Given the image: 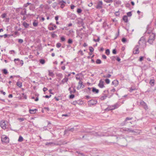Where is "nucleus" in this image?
Segmentation results:
<instances>
[{
	"mask_svg": "<svg viewBox=\"0 0 156 156\" xmlns=\"http://www.w3.org/2000/svg\"><path fill=\"white\" fill-rule=\"evenodd\" d=\"M139 46L140 48L144 49L146 46V42L144 37H142L138 42Z\"/></svg>",
	"mask_w": 156,
	"mask_h": 156,
	"instance_id": "obj_1",
	"label": "nucleus"
},
{
	"mask_svg": "<svg viewBox=\"0 0 156 156\" xmlns=\"http://www.w3.org/2000/svg\"><path fill=\"white\" fill-rule=\"evenodd\" d=\"M109 92L108 90H105L103 91L101 95L99 97V98L101 100L105 99L108 97Z\"/></svg>",
	"mask_w": 156,
	"mask_h": 156,
	"instance_id": "obj_2",
	"label": "nucleus"
},
{
	"mask_svg": "<svg viewBox=\"0 0 156 156\" xmlns=\"http://www.w3.org/2000/svg\"><path fill=\"white\" fill-rule=\"evenodd\" d=\"M120 131L122 132H126L127 133H135V131L134 130L132 129H129L128 128H122L120 129Z\"/></svg>",
	"mask_w": 156,
	"mask_h": 156,
	"instance_id": "obj_3",
	"label": "nucleus"
},
{
	"mask_svg": "<svg viewBox=\"0 0 156 156\" xmlns=\"http://www.w3.org/2000/svg\"><path fill=\"white\" fill-rule=\"evenodd\" d=\"M9 140V138L5 135H2L1 137V140L2 142L8 143Z\"/></svg>",
	"mask_w": 156,
	"mask_h": 156,
	"instance_id": "obj_4",
	"label": "nucleus"
},
{
	"mask_svg": "<svg viewBox=\"0 0 156 156\" xmlns=\"http://www.w3.org/2000/svg\"><path fill=\"white\" fill-rule=\"evenodd\" d=\"M140 105L142 106V107L146 110L148 109V106L145 102L143 100H141L140 101Z\"/></svg>",
	"mask_w": 156,
	"mask_h": 156,
	"instance_id": "obj_5",
	"label": "nucleus"
},
{
	"mask_svg": "<svg viewBox=\"0 0 156 156\" xmlns=\"http://www.w3.org/2000/svg\"><path fill=\"white\" fill-rule=\"evenodd\" d=\"M97 103V101L94 100H91L89 101L88 105L89 106H91L96 105Z\"/></svg>",
	"mask_w": 156,
	"mask_h": 156,
	"instance_id": "obj_6",
	"label": "nucleus"
},
{
	"mask_svg": "<svg viewBox=\"0 0 156 156\" xmlns=\"http://www.w3.org/2000/svg\"><path fill=\"white\" fill-rule=\"evenodd\" d=\"M139 48L140 47L138 45H137L136 46L133 50V53L134 54H137L139 53Z\"/></svg>",
	"mask_w": 156,
	"mask_h": 156,
	"instance_id": "obj_7",
	"label": "nucleus"
},
{
	"mask_svg": "<svg viewBox=\"0 0 156 156\" xmlns=\"http://www.w3.org/2000/svg\"><path fill=\"white\" fill-rule=\"evenodd\" d=\"M146 33L148 34H150V35H149V38H151L152 39L154 40L155 37V34H154L150 32L148 30H147L146 31Z\"/></svg>",
	"mask_w": 156,
	"mask_h": 156,
	"instance_id": "obj_8",
	"label": "nucleus"
},
{
	"mask_svg": "<svg viewBox=\"0 0 156 156\" xmlns=\"http://www.w3.org/2000/svg\"><path fill=\"white\" fill-rule=\"evenodd\" d=\"M103 5V2L102 1H99L98 3L96 8L97 9H100L102 8Z\"/></svg>",
	"mask_w": 156,
	"mask_h": 156,
	"instance_id": "obj_9",
	"label": "nucleus"
},
{
	"mask_svg": "<svg viewBox=\"0 0 156 156\" xmlns=\"http://www.w3.org/2000/svg\"><path fill=\"white\" fill-rule=\"evenodd\" d=\"M1 127L3 129H5L7 128V125H6L5 122L1 121L0 122Z\"/></svg>",
	"mask_w": 156,
	"mask_h": 156,
	"instance_id": "obj_10",
	"label": "nucleus"
},
{
	"mask_svg": "<svg viewBox=\"0 0 156 156\" xmlns=\"http://www.w3.org/2000/svg\"><path fill=\"white\" fill-rule=\"evenodd\" d=\"M98 86L101 88H103L105 87L104 86V81L102 79L99 81V83L98 84Z\"/></svg>",
	"mask_w": 156,
	"mask_h": 156,
	"instance_id": "obj_11",
	"label": "nucleus"
},
{
	"mask_svg": "<svg viewBox=\"0 0 156 156\" xmlns=\"http://www.w3.org/2000/svg\"><path fill=\"white\" fill-rule=\"evenodd\" d=\"M59 4L61 5L60 7L61 8H63L65 6V5L66 4V2L63 0H62L60 1Z\"/></svg>",
	"mask_w": 156,
	"mask_h": 156,
	"instance_id": "obj_12",
	"label": "nucleus"
},
{
	"mask_svg": "<svg viewBox=\"0 0 156 156\" xmlns=\"http://www.w3.org/2000/svg\"><path fill=\"white\" fill-rule=\"evenodd\" d=\"M132 119H133L132 117H127L126 118V119H125V120L123 122V123H122V125H124L126 124V123L127 121L129 120H131Z\"/></svg>",
	"mask_w": 156,
	"mask_h": 156,
	"instance_id": "obj_13",
	"label": "nucleus"
},
{
	"mask_svg": "<svg viewBox=\"0 0 156 156\" xmlns=\"http://www.w3.org/2000/svg\"><path fill=\"white\" fill-rule=\"evenodd\" d=\"M114 5L116 6L121 4V2L119 0H115L114 1Z\"/></svg>",
	"mask_w": 156,
	"mask_h": 156,
	"instance_id": "obj_14",
	"label": "nucleus"
},
{
	"mask_svg": "<svg viewBox=\"0 0 156 156\" xmlns=\"http://www.w3.org/2000/svg\"><path fill=\"white\" fill-rule=\"evenodd\" d=\"M112 83L115 87H116L118 85L119 82L117 80H114L112 82Z\"/></svg>",
	"mask_w": 156,
	"mask_h": 156,
	"instance_id": "obj_15",
	"label": "nucleus"
},
{
	"mask_svg": "<svg viewBox=\"0 0 156 156\" xmlns=\"http://www.w3.org/2000/svg\"><path fill=\"white\" fill-rule=\"evenodd\" d=\"M113 107L114 108L113 109H116L118 108L120 106V103L119 102H117L113 105H112Z\"/></svg>",
	"mask_w": 156,
	"mask_h": 156,
	"instance_id": "obj_16",
	"label": "nucleus"
},
{
	"mask_svg": "<svg viewBox=\"0 0 156 156\" xmlns=\"http://www.w3.org/2000/svg\"><path fill=\"white\" fill-rule=\"evenodd\" d=\"M68 80V79L67 77V75H66L65 76L64 78L62 80V83L64 84L65 82H67Z\"/></svg>",
	"mask_w": 156,
	"mask_h": 156,
	"instance_id": "obj_17",
	"label": "nucleus"
},
{
	"mask_svg": "<svg viewBox=\"0 0 156 156\" xmlns=\"http://www.w3.org/2000/svg\"><path fill=\"white\" fill-rule=\"evenodd\" d=\"M55 144L53 142H47L45 144L46 145L48 146H52Z\"/></svg>",
	"mask_w": 156,
	"mask_h": 156,
	"instance_id": "obj_18",
	"label": "nucleus"
},
{
	"mask_svg": "<svg viewBox=\"0 0 156 156\" xmlns=\"http://www.w3.org/2000/svg\"><path fill=\"white\" fill-rule=\"evenodd\" d=\"M68 90L69 91L70 93L71 94L74 93L76 92V90L74 88H73V90H72L71 87H69V88Z\"/></svg>",
	"mask_w": 156,
	"mask_h": 156,
	"instance_id": "obj_19",
	"label": "nucleus"
},
{
	"mask_svg": "<svg viewBox=\"0 0 156 156\" xmlns=\"http://www.w3.org/2000/svg\"><path fill=\"white\" fill-rule=\"evenodd\" d=\"M37 111V109H30L29 112L30 114H34L36 112V111Z\"/></svg>",
	"mask_w": 156,
	"mask_h": 156,
	"instance_id": "obj_20",
	"label": "nucleus"
},
{
	"mask_svg": "<svg viewBox=\"0 0 156 156\" xmlns=\"http://www.w3.org/2000/svg\"><path fill=\"white\" fill-rule=\"evenodd\" d=\"M122 20L125 22H127L128 21V19L127 16L126 15L123 16L122 18Z\"/></svg>",
	"mask_w": 156,
	"mask_h": 156,
	"instance_id": "obj_21",
	"label": "nucleus"
},
{
	"mask_svg": "<svg viewBox=\"0 0 156 156\" xmlns=\"http://www.w3.org/2000/svg\"><path fill=\"white\" fill-rule=\"evenodd\" d=\"M76 17V16L74 14H71L70 15V17L72 20H74Z\"/></svg>",
	"mask_w": 156,
	"mask_h": 156,
	"instance_id": "obj_22",
	"label": "nucleus"
},
{
	"mask_svg": "<svg viewBox=\"0 0 156 156\" xmlns=\"http://www.w3.org/2000/svg\"><path fill=\"white\" fill-rule=\"evenodd\" d=\"M92 91L93 92L97 94L99 92V90L98 89H96L94 87L92 88Z\"/></svg>",
	"mask_w": 156,
	"mask_h": 156,
	"instance_id": "obj_23",
	"label": "nucleus"
},
{
	"mask_svg": "<svg viewBox=\"0 0 156 156\" xmlns=\"http://www.w3.org/2000/svg\"><path fill=\"white\" fill-rule=\"evenodd\" d=\"M23 25L25 28H27L29 26V24L25 22H23Z\"/></svg>",
	"mask_w": 156,
	"mask_h": 156,
	"instance_id": "obj_24",
	"label": "nucleus"
},
{
	"mask_svg": "<svg viewBox=\"0 0 156 156\" xmlns=\"http://www.w3.org/2000/svg\"><path fill=\"white\" fill-rule=\"evenodd\" d=\"M38 23L37 21L36 20H35L33 23V25L34 27H36L37 26Z\"/></svg>",
	"mask_w": 156,
	"mask_h": 156,
	"instance_id": "obj_25",
	"label": "nucleus"
},
{
	"mask_svg": "<svg viewBox=\"0 0 156 156\" xmlns=\"http://www.w3.org/2000/svg\"><path fill=\"white\" fill-rule=\"evenodd\" d=\"M154 80L153 79H151L150 80V83L152 86H153L154 83Z\"/></svg>",
	"mask_w": 156,
	"mask_h": 156,
	"instance_id": "obj_26",
	"label": "nucleus"
},
{
	"mask_svg": "<svg viewBox=\"0 0 156 156\" xmlns=\"http://www.w3.org/2000/svg\"><path fill=\"white\" fill-rule=\"evenodd\" d=\"M26 12H27L26 9H23V11L21 12L20 14L22 15H27Z\"/></svg>",
	"mask_w": 156,
	"mask_h": 156,
	"instance_id": "obj_27",
	"label": "nucleus"
},
{
	"mask_svg": "<svg viewBox=\"0 0 156 156\" xmlns=\"http://www.w3.org/2000/svg\"><path fill=\"white\" fill-rule=\"evenodd\" d=\"M154 40L152 39L151 38H148L147 42L149 43L150 44H152L153 43V41H154Z\"/></svg>",
	"mask_w": 156,
	"mask_h": 156,
	"instance_id": "obj_28",
	"label": "nucleus"
},
{
	"mask_svg": "<svg viewBox=\"0 0 156 156\" xmlns=\"http://www.w3.org/2000/svg\"><path fill=\"white\" fill-rule=\"evenodd\" d=\"M48 73V75L49 76H51L52 77H53L54 76V74L52 72H51L50 70H49Z\"/></svg>",
	"mask_w": 156,
	"mask_h": 156,
	"instance_id": "obj_29",
	"label": "nucleus"
},
{
	"mask_svg": "<svg viewBox=\"0 0 156 156\" xmlns=\"http://www.w3.org/2000/svg\"><path fill=\"white\" fill-rule=\"evenodd\" d=\"M35 7L34 5L32 4L30 5V9L31 10L33 11Z\"/></svg>",
	"mask_w": 156,
	"mask_h": 156,
	"instance_id": "obj_30",
	"label": "nucleus"
},
{
	"mask_svg": "<svg viewBox=\"0 0 156 156\" xmlns=\"http://www.w3.org/2000/svg\"><path fill=\"white\" fill-rule=\"evenodd\" d=\"M23 138L21 136H20L18 140V141L19 142H21L23 140Z\"/></svg>",
	"mask_w": 156,
	"mask_h": 156,
	"instance_id": "obj_31",
	"label": "nucleus"
},
{
	"mask_svg": "<svg viewBox=\"0 0 156 156\" xmlns=\"http://www.w3.org/2000/svg\"><path fill=\"white\" fill-rule=\"evenodd\" d=\"M16 85L19 87H21L22 86V83L20 82H18L17 83Z\"/></svg>",
	"mask_w": 156,
	"mask_h": 156,
	"instance_id": "obj_32",
	"label": "nucleus"
},
{
	"mask_svg": "<svg viewBox=\"0 0 156 156\" xmlns=\"http://www.w3.org/2000/svg\"><path fill=\"white\" fill-rule=\"evenodd\" d=\"M21 61L19 58H15L14 60L15 63L18 64H19V62H20V61Z\"/></svg>",
	"mask_w": 156,
	"mask_h": 156,
	"instance_id": "obj_33",
	"label": "nucleus"
},
{
	"mask_svg": "<svg viewBox=\"0 0 156 156\" xmlns=\"http://www.w3.org/2000/svg\"><path fill=\"white\" fill-rule=\"evenodd\" d=\"M96 63L97 64H100L101 63V61L100 59H97L96 61Z\"/></svg>",
	"mask_w": 156,
	"mask_h": 156,
	"instance_id": "obj_34",
	"label": "nucleus"
},
{
	"mask_svg": "<svg viewBox=\"0 0 156 156\" xmlns=\"http://www.w3.org/2000/svg\"><path fill=\"white\" fill-rule=\"evenodd\" d=\"M40 62L42 64H44L45 63V61L44 59H41L40 60Z\"/></svg>",
	"mask_w": 156,
	"mask_h": 156,
	"instance_id": "obj_35",
	"label": "nucleus"
},
{
	"mask_svg": "<svg viewBox=\"0 0 156 156\" xmlns=\"http://www.w3.org/2000/svg\"><path fill=\"white\" fill-rule=\"evenodd\" d=\"M105 53L107 55H108L110 54V51L109 49H107L106 50Z\"/></svg>",
	"mask_w": 156,
	"mask_h": 156,
	"instance_id": "obj_36",
	"label": "nucleus"
},
{
	"mask_svg": "<svg viewBox=\"0 0 156 156\" xmlns=\"http://www.w3.org/2000/svg\"><path fill=\"white\" fill-rule=\"evenodd\" d=\"M65 40L66 39L65 37L63 36H62L60 37V40L62 42L65 41Z\"/></svg>",
	"mask_w": 156,
	"mask_h": 156,
	"instance_id": "obj_37",
	"label": "nucleus"
},
{
	"mask_svg": "<svg viewBox=\"0 0 156 156\" xmlns=\"http://www.w3.org/2000/svg\"><path fill=\"white\" fill-rule=\"evenodd\" d=\"M51 37L52 38H55L57 37V35L54 33V32L51 34Z\"/></svg>",
	"mask_w": 156,
	"mask_h": 156,
	"instance_id": "obj_38",
	"label": "nucleus"
},
{
	"mask_svg": "<svg viewBox=\"0 0 156 156\" xmlns=\"http://www.w3.org/2000/svg\"><path fill=\"white\" fill-rule=\"evenodd\" d=\"M73 42V41L72 39H68V43L69 44H72V43Z\"/></svg>",
	"mask_w": 156,
	"mask_h": 156,
	"instance_id": "obj_39",
	"label": "nucleus"
},
{
	"mask_svg": "<svg viewBox=\"0 0 156 156\" xmlns=\"http://www.w3.org/2000/svg\"><path fill=\"white\" fill-rule=\"evenodd\" d=\"M78 84L80 86V87H82V88H83V87H82V86L83 85V82L81 80H80L79 81Z\"/></svg>",
	"mask_w": 156,
	"mask_h": 156,
	"instance_id": "obj_40",
	"label": "nucleus"
},
{
	"mask_svg": "<svg viewBox=\"0 0 156 156\" xmlns=\"http://www.w3.org/2000/svg\"><path fill=\"white\" fill-rule=\"evenodd\" d=\"M25 119V118H18V120L20 122L23 121Z\"/></svg>",
	"mask_w": 156,
	"mask_h": 156,
	"instance_id": "obj_41",
	"label": "nucleus"
},
{
	"mask_svg": "<svg viewBox=\"0 0 156 156\" xmlns=\"http://www.w3.org/2000/svg\"><path fill=\"white\" fill-rule=\"evenodd\" d=\"M122 41L124 43H125L126 42L127 40L126 38L123 37L122 39Z\"/></svg>",
	"mask_w": 156,
	"mask_h": 156,
	"instance_id": "obj_42",
	"label": "nucleus"
},
{
	"mask_svg": "<svg viewBox=\"0 0 156 156\" xmlns=\"http://www.w3.org/2000/svg\"><path fill=\"white\" fill-rule=\"evenodd\" d=\"M89 50H90V51L91 52H93L94 50V49L92 47H89Z\"/></svg>",
	"mask_w": 156,
	"mask_h": 156,
	"instance_id": "obj_43",
	"label": "nucleus"
},
{
	"mask_svg": "<svg viewBox=\"0 0 156 156\" xmlns=\"http://www.w3.org/2000/svg\"><path fill=\"white\" fill-rule=\"evenodd\" d=\"M82 11V10L81 9L78 8L77 9V12L78 14L81 13Z\"/></svg>",
	"mask_w": 156,
	"mask_h": 156,
	"instance_id": "obj_44",
	"label": "nucleus"
},
{
	"mask_svg": "<svg viewBox=\"0 0 156 156\" xmlns=\"http://www.w3.org/2000/svg\"><path fill=\"white\" fill-rule=\"evenodd\" d=\"M61 44L60 43H58L56 44V46L58 48H59L61 46Z\"/></svg>",
	"mask_w": 156,
	"mask_h": 156,
	"instance_id": "obj_45",
	"label": "nucleus"
},
{
	"mask_svg": "<svg viewBox=\"0 0 156 156\" xmlns=\"http://www.w3.org/2000/svg\"><path fill=\"white\" fill-rule=\"evenodd\" d=\"M104 1L108 3H112V0H104Z\"/></svg>",
	"mask_w": 156,
	"mask_h": 156,
	"instance_id": "obj_46",
	"label": "nucleus"
},
{
	"mask_svg": "<svg viewBox=\"0 0 156 156\" xmlns=\"http://www.w3.org/2000/svg\"><path fill=\"white\" fill-rule=\"evenodd\" d=\"M2 71L3 73L5 74H6L8 73V71L6 69H3Z\"/></svg>",
	"mask_w": 156,
	"mask_h": 156,
	"instance_id": "obj_47",
	"label": "nucleus"
},
{
	"mask_svg": "<svg viewBox=\"0 0 156 156\" xmlns=\"http://www.w3.org/2000/svg\"><path fill=\"white\" fill-rule=\"evenodd\" d=\"M127 16H128L129 17L131 16L132 14L131 12H129L127 13Z\"/></svg>",
	"mask_w": 156,
	"mask_h": 156,
	"instance_id": "obj_48",
	"label": "nucleus"
},
{
	"mask_svg": "<svg viewBox=\"0 0 156 156\" xmlns=\"http://www.w3.org/2000/svg\"><path fill=\"white\" fill-rule=\"evenodd\" d=\"M110 80L108 79H106L105 80V82L107 84H109L110 83Z\"/></svg>",
	"mask_w": 156,
	"mask_h": 156,
	"instance_id": "obj_49",
	"label": "nucleus"
},
{
	"mask_svg": "<svg viewBox=\"0 0 156 156\" xmlns=\"http://www.w3.org/2000/svg\"><path fill=\"white\" fill-rule=\"evenodd\" d=\"M136 89L135 88H133L132 87H131L130 88L129 91H130V92H132V91L133 90H135Z\"/></svg>",
	"mask_w": 156,
	"mask_h": 156,
	"instance_id": "obj_50",
	"label": "nucleus"
},
{
	"mask_svg": "<svg viewBox=\"0 0 156 156\" xmlns=\"http://www.w3.org/2000/svg\"><path fill=\"white\" fill-rule=\"evenodd\" d=\"M74 95L72 94H71L69 96V98L70 99H73L74 97Z\"/></svg>",
	"mask_w": 156,
	"mask_h": 156,
	"instance_id": "obj_51",
	"label": "nucleus"
},
{
	"mask_svg": "<svg viewBox=\"0 0 156 156\" xmlns=\"http://www.w3.org/2000/svg\"><path fill=\"white\" fill-rule=\"evenodd\" d=\"M115 15L116 16H119L120 15L119 12V11L115 12Z\"/></svg>",
	"mask_w": 156,
	"mask_h": 156,
	"instance_id": "obj_52",
	"label": "nucleus"
},
{
	"mask_svg": "<svg viewBox=\"0 0 156 156\" xmlns=\"http://www.w3.org/2000/svg\"><path fill=\"white\" fill-rule=\"evenodd\" d=\"M69 132V130L68 129H66L65 130L64 132V133L65 134H66L68 133Z\"/></svg>",
	"mask_w": 156,
	"mask_h": 156,
	"instance_id": "obj_53",
	"label": "nucleus"
},
{
	"mask_svg": "<svg viewBox=\"0 0 156 156\" xmlns=\"http://www.w3.org/2000/svg\"><path fill=\"white\" fill-rule=\"evenodd\" d=\"M116 57L113 56H112L111 58V59L113 61H115V60H116Z\"/></svg>",
	"mask_w": 156,
	"mask_h": 156,
	"instance_id": "obj_54",
	"label": "nucleus"
},
{
	"mask_svg": "<svg viewBox=\"0 0 156 156\" xmlns=\"http://www.w3.org/2000/svg\"><path fill=\"white\" fill-rule=\"evenodd\" d=\"M93 41L95 42H98L100 41V38L99 37H98V38L97 39H94Z\"/></svg>",
	"mask_w": 156,
	"mask_h": 156,
	"instance_id": "obj_55",
	"label": "nucleus"
},
{
	"mask_svg": "<svg viewBox=\"0 0 156 156\" xmlns=\"http://www.w3.org/2000/svg\"><path fill=\"white\" fill-rule=\"evenodd\" d=\"M48 28V29L50 30H53L54 29L53 27H49Z\"/></svg>",
	"mask_w": 156,
	"mask_h": 156,
	"instance_id": "obj_56",
	"label": "nucleus"
},
{
	"mask_svg": "<svg viewBox=\"0 0 156 156\" xmlns=\"http://www.w3.org/2000/svg\"><path fill=\"white\" fill-rule=\"evenodd\" d=\"M50 25L52 26L53 27L55 28H56L57 27V26L55 24H53L52 23H51L50 24Z\"/></svg>",
	"mask_w": 156,
	"mask_h": 156,
	"instance_id": "obj_57",
	"label": "nucleus"
},
{
	"mask_svg": "<svg viewBox=\"0 0 156 156\" xmlns=\"http://www.w3.org/2000/svg\"><path fill=\"white\" fill-rule=\"evenodd\" d=\"M144 57L143 56H140V57L139 61L140 62L142 61L144 59Z\"/></svg>",
	"mask_w": 156,
	"mask_h": 156,
	"instance_id": "obj_58",
	"label": "nucleus"
},
{
	"mask_svg": "<svg viewBox=\"0 0 156 156\" xmlns=\"http://www.w3.org/2000/svg\"><path fill=\"white\" fill-rule=\"evenodd\" d=\"M18 41L20 43H22L23 42V40L22 39H19Z\"/></svg>",
	"mask_w": 156,
	"mask_h": 156,
	"instance_id": "obj_59",
	"label": "nucleus"
},
{
	"mask_svg": "<svg viewBox=\"0 0 156 156\" xmlns=\"http://www.w3.org/2000/svg\"><path fill=\"white\" fill-rule=\"evenodd\" d=\"M6 15V13H3L2 15L1 16L2 18H4L5 17Z\"/></svg>",
	"mask_w": 156,
	"mask_h": 156,
	"instance_id": "obj_60",
	"label": "nucleus"
},
{
	"mask_svg": "<svg viewBox=\"0 0 156 156\" xmlns=\"http://www.w3.org/2000/svg\"><path fill=\"white\" fill-rule=\"evenodd\" d=\"M73 32V31L72 30H70L69 31V34H67L68 35H69V34H72Z\"/></svg>",
	"mask_w": 156,
	"mask_h": 156,
	"instance_id": "obj_61",
	"label": "nucleus"
},
{
	"mask_svg": "<svg viewBox=\"0 0 156 156\" xmlns=\"http://www.w3.org/2000/svg\"><path fill=\"white\" fill-rule=\"evenodd\" d=\"M109 108H110V110H111L115 109H113L114 108L113 107L112 105L109 106Z\"/></svg>",
	"mask_w": 156,
	"mask_h": 156,
	"instance_id": "obj_62",
	"label": "nucleus"
},
{
	"mask_svg": "<svg viewBox=\"0 0 156 156\" xmlns=\"http://www.w3.org/2000/svg\"><path fill=\"white\" fill-rule=\"evenodd\" d=\"M112 53L114 54H116V51L115 49H114L113 50Z\"/></svg>",
	"mask_w": 156,
	"mask_h": 156,
	"instance_id": "obj_63",
	"label": "nucleus"
},
{
	"mask_svg": "<svg viewBox=\"0 0 156 156\" xmlns=\"http://www.w3.org/2000/svg\"><path fill=\"white\" fill-rule=\"evenodd\" d=\"M75 7V6L74 5H72L71 6H70V8H71V9H74V7Z\"/></svg>",
	"mask_w": 156,
	"mask_h": 156,
	"instance_id": "obj_64",
	"label": "nucleus"
}]
</instances>
